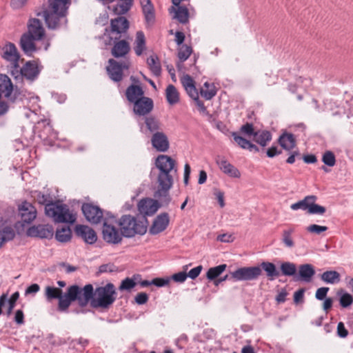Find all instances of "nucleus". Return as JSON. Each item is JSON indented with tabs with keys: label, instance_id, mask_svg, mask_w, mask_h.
Wrapping results in <instances>:
<instances>
[{
	"label": "nucleus",
	"instance_id": "obj_33",
	"mask_svg": "<svg viewBox=\"0 0 353 353\" xmlns=\"http://www.w3.org/2000/svg\"><path fill=\"white\" fill-rule=\"evenodd\" d=\"M259 267L265 272L266 276L270 281H272L280 276L279 271L276 269V265L273 263L263 261L261 263Z\"/></svg>",
	"mask_w": 353,
	"mask_h": 353
},
{
	"label": "nucleus",
	"instance_id": "obj_48",
	"mask_svg": "<svg viewBox=\"0 0 353 353\" xmlns=\"http://www.w3.org/2000/svg\"><path fill=\"white\" fill-rule=\"evenodd\" d=\"M296 270V265L292 263L284 262L281 265V271L285 276H293Z\"/></svg>",
	"mask_w": 353,
	"mask_h": 353
},
{
	"label": "nucleus",
	"instance_id": "obj_24",
	"mask_svg": "<svg viewBox=\"0 0 353 353\" xmlns=\"http://www.w3.org/2000/svg\"><path fill=\"white\" fill-rule=\"evenodd\" d=\"M142 11L147 27H151L155 22V14L153 5L150 0H140Z\"/></svg>",
	"mask_w": 353,
	"mask_h": 353
},
{
	"label": "nucleus",
	"instance_id": "obj_40",
	"mask_svg": "<svg viewBox=\"0 0 353 353\" xmlns=\"http://www.w3.org/2000/svg\"><path fill=\"white\" fill-rule=\"evenodd\" d=\"M15 236L14 230L10 227H5L0 230V248L8 241L12 240Z\"/></svg>",
	"mask_w": 353,
	"mask_h": 353
},
{
	"label": "nucleus",
	"instance_id": "obj_20",
	"mask_svg": "<svg viewBox=\"0 0 353 353\" xmlns=\"http://www.w3.org/2000/svg\"><path fill=\"white\" fill-rule=\"evenodd\" d=\"M27 234L30 236L51 239L54 234V229L48 224L34 225L28 230Z\"/></svg>",
	"mask_w": 353,
	"mask_h": 353
},
{
	"label": "nucleus",
	"instance_id": "obj_54",
	"mask_svg": "<svg viewBox=\"0 0 353 353\" xmlns=\"http://www.w3.org/2000/svg\"><path fill=\"white\" fill-rule=\"evenodd\" d=\"M240 132L247 136H254L256 131L254 130V125L251 123H246L240 128Z\"/></svg>",
	"mask_w": 353,
	"mask_h": 353
},
{
	"label": "nucleus",
	"instance_id": "obj_6",
	"mask_svg": "<svg viewBox=\"0 0 353 353\" xmlns=\"http://www.w3.org/2000/svg\"><path fill=\"white\" fill-rule=\"evenodd\" d=\"M121 234L125 238H132L137 235L142 236L147 232L148 220L139 219L130 214H123L117 221Z\"/></svg>",
	"mask_w": 353,
	"mask_h": 353
},
{
	"label": "nucleus",
	"instance_id": "obj_38",
	"mask_svg": "<svg viewBox=\"0 0 353 353\" xmlns=\"http://www.w3.org/2000/svg\"><path fill=\"white\" fill-rule=\"evenodd\" d=\"M72 238V231L68 226L57 228L55 233V239L61 243H65L70 241Z\"/></svg>",
	"mask_w": 353,
	"mask_h": 353
},
{
	"label": "nucleus",
	"instance_id": "obj_17",
	"mask_svg": "<svg viewBox=\"0 0 353 353\" xmlns=\"http://www.w3.org/2000/svg\"><path fill=\"white\" fill-rule=\"evenodd\" d=\"M133 112L138 116H146L150 114L154 108L153 100L148 97H143L136 100L133 103Z\"/></svg>",
	"mask_w": 353,
	"mask_h": 353
},
{
	"label": "nucleus",
	"instance_id": "obj_64",
	"mask_svg": "<svg viewBox=\"0 0 353 353\" xmlns=\"http://www.w3.org/2000/svg\"><path fill=\"white\" fill-rule=\"evenodd\" d=\"M14 321L18 325H22L24 323V314L21 310H17L16 311Z\"/></svg>",
	"mask_w": 353,
	"mask_h": 353
},
{
	"label": "nucleus",
	"instance_id": "obj_23",
	"mask_svg": "<svg viewBox=\"0 0 353 353\" xmlns=\"http://www.w3.org/2000/svg\"><path fill=\"white\" fill-rule=\"evenodd\" d=\"M75 233L78 236L83 239L84 241L88 244H93L97 240L95 231L87 225H77L75 228Z\"/></svg>",
	"mask_w": 353,
	"mask_h": 353
},
{
	"label": "nucleus",
	"instance_id": "obj_22",
	"mask_svg": "<svg viewBox=\"0 0 353 353\" xmlns=\"http://www.w3.org/2000/svg\"><path fill=\"white\" fill-rule=\"evenodd\" d=\"M152 147L158 152H165L170 147V143L167 135L163 132L155 133L151 137Z\"/></svg>",
	"mask_w": 353,
	"mask_h": 353
},
{
	"label": "nucleus",
	"instance_id": "obj_5",
	"mask_svg": "<svg viewBox=\"0 0 353 353\" xmlns=\"http://www.w3.org/2000/svg\"><path fill=\"white\" fill-rule=\"evenodd\" d=\"M86 287L90 288V294L86 302L81 304L79 301V305L82 308L87 306L89 303L94 308H108L117 299L116 289L112 283L97 287L94 290L92 284H87L81 289H85Z\"/></svg>",
	"mask_w": 353,
	"mask_h": 353
},
{
	"label": "nucleus",
	"instance_id": "obj_56",
	"mask_svg": "<svg viewBox=\"0 0 353 353\" xmlns=\"http://www.w3.org/2000/svg\"><path fill=\"white\" fill-rule=\"evenodd\" d=\"M117 270V267L112 263L103 264L99 267L97 274L113 272Z\"/></svg>",
	"mask_w": 353,
	"mask_h": 353
},
{
	"label": "nucleus",
	"instance_id": "obj_35",
	"mask_svg": "<svg viewBox=\"0 0 353 353\" xmlns=\"http://www.w3.org/2000/svg\"><path fill=\"white\" fill-rule=\"evenodd\" d=\"M165 97L168 103L175 105L179 101V92L172 84H169L165 89Z\"/></svg>",
	"mask_w": 353,
	"mask_h": 353
},
{
	"label": "nucleus",
	"instance_id": "obj_4",
	"mask_svg": "<svg viewBox=\"0 0 353 353\" xmlns=\"http://www.w3.org/2000/svg\"><path fill=\"white\" fill-rule=\"evenodd\" d=\"M70 4L71 0H48V3L43 6L41 15L48 29L56 30L67 26Z\"/></svg>",
	"mask_w": 353,
	"mask_h": 353
},
{
	"label": "nucleus",
	"instance_id": "obj_8",
	"mask_svg": "<svg viewBox=\"0 0 353 353\" xmlns=\"http://www.w3.org/2000/svg\"><path fill=\"white\" fill-rule=\"evenodd\" d=\"M43 66L39 65L35 60L28 61L22 67L14 68L10 72L11 75L15 80H26L32 83L38 79Z\"/></svg>",
	"mask_w": 353,
	"mask_h": 353
},
{
	"label": "nucleus",
	"instance_id": "obj_51",
	"mask_svg": "<svg viewBox=\"0 0 353 353\" xmlns=\"http://www.w3.org/2000/svg\"><path fill=\"white\" fill-rule=\"evenodd\" d=\"M353 303V296L347 293H343L339 299V303L342 307H348Z\"/></svg>",
	"mask_w": 353,
	"mask_h": 353
},
{
	"label": "nucleus",
	"instance_id": "obj_13",
	"mask_svg": "<svg viewBox=\"0 0 353 353\" xmlns=\"http://www.w3.org/2000/svg\"><path fill=\"white\" fill-rule=\"evenodd\" d=\"M262 274L259 266L243 267L231 272V277L235 281L256 280Z\"/></svg>",
	"mask_w": 353,
	"mask_h": 353
},
{
	"label": "nucleus",
	"instance_id": "obj_34",
	"mask_svg": "<svg viewBox=\"0 0 353 353\" xmlns=\"http://www.w3.org/2000/svg\"><path fill=\"white\" fill-rule=\"evenodd\" d=\"M299 274L303 281L310 282L315 274V270L311 264H303L299 266Z\"/></svg>",
	"mask_w": 353,
	"mask_h": 353
},
{
	"label": "nucleus",
	"instance_id": "obj_36",
	"mask_svg": "<svg viewBox=\"0 0 353 353\" xmlns=\"http://www.w3.org/2000/svg\"><path fill=\"white\" fill-rule=\"evenodd\" d=\"M321 279L327 284H336L340 281L341 275L335 270H327L320 276Z\"/></svg>",
	"mask_w": 353,
	"mask_h": 353
},
{
	"label": "nucleus",
	"instance_id": "obj_12",
	"mask_svg": "<svg viewBox=\"0 0 353 353\" xmlns=\"http://www.w3.org/2000/svg\"><path fill=\"white\" fill-rule=\"evenodd\" d=\"M25 33L38 39L43 45V50H48L50 46V40L46 37L45 29L39 19H30L28 25V31Z\"/></svg>",
	"mask_w": 353,
	"mask_h": 353
},
{
	"label": "nucleus",
	"instance_id": "obj_10",
	"mask_svg": "<svg viewBox=\"0 0 353 353\" xmlns=\"http://www.w3.org/2000/svg\"><path fill=\"white\" fill-rule=\"evenodd\" d=\"M129 28V21L125 17L119 16L110 20V26L105 29L104 34L110 36V41L118 40L127 33Z\"/></svg>",
	"mask_w": 353,
	"mask_h": 353
},
{
	"label": "nucleus",
	"instance_id": "obj_47",
	"mask_svg": "<svg viewBox=\"0 0 353 353\" xmlns=\"http://www.w3.org/2000/svg\"><path fill=\"white\" fill-rule=\"evenodd\" d=\"M294 231L295 230L294 228H290L283 231L282 241L288 248H292L294 246V243L292 238V234L294 232Z\"/></svg>",
	"mask_w": 353,
	"mask_h": 353
},
{
	"label": "nucleus",
	"instance_id": "obj_42",
	"mask_svg": "<svg viewBox=\"0 0 353 353\" xmlns=\"http://www.w3.org/2000/svg\"><path fill=\"white\" fill-rule=\"evenodd\" d=\"M177 7L178 8L175 10L174 18L182 24L187 23L189 21V11L188 8L185 6H181L180 4Z\"/></svg>",
	"mask_w": 353,
	"mask_h": 353
},
{
	"label": "nucleus",
	"instance_id": "obj_21",
	"mask_svg": "<svg viewBox=\"0 0 353 353\" xmlns=\"http://www.w3.org/2000/svg\"><path fill=\"white\" fill-rule=\"evenodd\" d=\"M130 51V43L125 39L115 40L111 49V54L116 59H128L126 55Z\"/></svg>",
	"mask_w": 353,
	"mask_h": 353
},
{
	"label": "nucleus",
	"instance_id": "obj_43",
	"mask_svg": "<svg viewBox=\"0 0 353 353\" xmlns=\"http://www.w3.org/2000/svg\"><path fill=\"white\" fill-rule=\"evenodd\" d=\"M192 48L186 44L181 45L178 48L177 57L181 63H183L192 54Z\"/></svg>",
	"mask_w": 353,
	"mask_h": 353
},
{
	"label": "nucleus",
	"instance_id": "obj_7",
	"mask_svg": "<svg viewBox=\"0 0 353 353\" xmlns=\"http://www.w3.org/2000/svg\"><path fill=\"white\" fill-rule=\"evenodd\" d=\"M0 93L3 94L6 98L15 102L20 101L23 105H28L31 100H37L32 93L26 90H14L13 84L8 75L0 74Z\"/></svg>",
	"mask_w": 353,
	"mask_h": 353
},
{
	"label": "nucleus",
	"instance_id": "obj_49",
	"mask_svg": "<svg viewBox=\"0 0 353 353\" xmlns=\"http://www.w3.org/2000/svg\"><path fill=\"white\" fill-rule=\"evenodd\" d=\"M322 161L327 166H334L336 163V157L334 154L329 150L325 152L322 157Z\"/></svg>",
	"mask_w": 353,
	"mask_h": 353
},
{
	"label": "nucleus",
	"instance_id": "obj_28",
	"mask_svg": "<svg viewBox=\"0 0 353 353\" xmlns=\"http://www.w3.org/2000/svg\"><path fill=\"white\" fill-rule=\"evenodd\" d=\"M217 164L220 170L230 176L234 178H239L241 176L239 170L227 160L221 159L218 161Z\"/></svg>",
	"mask_w": 353,
	"mask_h": 353
},
{
	"label": "nucleus",
	"instance_id": "obj_9",
	"mask_svg": "<svg viewBox=\"0 0 353 353\" xmlns=\"http://www.w3.org/2000/svg\"><path fill=\"white\" fill-rule=\"evenodd\" d=\"M21 57V54L14 43L6 41L0 46V57L5 63H8L10 72L12 69L19 67Z\"/></svg>",
	"mask_w": 353,
	"mask_h": 353
},
{
	"label": "nucleus",
	"instance_id": "obj_26",
	"mask_svg": "<svg viewBox=\"0 0 353 353\" xmlns=\"http://www.w3.org/2000/svg\"><path fill=\"white\" fill-rule=\"evenodd\" d=\"M125 95L128 102L133 103L144 97V90L141 85L131 84L126 88Z\"/></svg>",
	"mask_w": 353,
	"mask_h": 353
},
{
	"label": "nucleus",
	"instance_id": "obj_14",
	"mask_svg": "<svg viewBox=\"0 0 353 353\" xmlns=\"http://www.w3.org/2000/svg\"><path fill=\"white\" fill-rule=\"evenodd\" d=\"M102 235L105 242L112 244L121 243L123 236L120 229L117 228L106 218L103 220Z\"/></svg>",
	"mask_w": 353,
	"mask_h": 353
},
{
	"label": "nucleus",
	"instance_id": "obj_30",
	"mask_svg": "<svg viewBox=\"0 0 353 353\" xmlns=\"http://www.w3.org/2000/svg\"><path fill=\"white\" fill-rule=\"evenodd\" d=\"M280 145L287 151L292 150L296 146V140L293 134L284 133L279 139Z\"/></svg>",
	"mask_w": 353,
	"mask_h": 353
},
{
	"label": "nucleus",
	"instance_id": "obj_61",
	"mask_svg": "<svg viewBox=\"0 0 353 353\" xmlns=\"http://www.w3.org/2000/svg\"><path fill=\"white\" fill-rule=\"evenodd\" d=\"M148 295L145 292L138 293L134 298L135 302L139 305L146 303L148 301Z\"/></svg>",
	"mask_w": 353,
	"mask_h": 353
},
{
	"label": "nucleus",
	"instance_id": "obj_59",
	"mask_svg": "<svg viewBox=\"0 0 353 353\" xmlns=\"http://www.w3.org/2000/svg\"><path fill=\"white\" fill-rule=\"evenodd\" d=\"M329 288L327 287H321L319 289H317L315 297L317 300L322 301L326 299L327 294L329 291Z\"/></svg>",
	"mask_w": 353,
	"mask_h": 353
},
{
	"label": "nucleus",
	"instance_id": "obj_63",
	"mask_svg": "<svg viewBox=\"0 0 353 353\" xmlns=\"http://www.w3.org/2000/svg\"><path fill=\"white\" fill-rule=\"evenodd\" d=\"M1 97L0 93V116H3L8 112L10 107L8 102L3 100Z\"/></svg>",
	"mask_w": 353,
	"mask_h": 353
},
{
	"label": "nucleus",
	"instance_id": "obj_60",
	"mask_svg": "<svg viewBox=\"0 0 353 353\" xmlns=\"http://www.w3.org/2000/svg\"><path fill=\"white\" fill-rule=\"evenodd\" d=\"M188 277V274L185 272H179L174 274L171 279L176 283H183Z\"/></svg>",
	"mask_w": 353,
	"mask_h": 353
},
{
	"label": "nucleus",
	"instance_id": "obj_16",
	"mask_svg": "<svg viewBox=\"0 0 353 353\" xmlns=\"http://www.w3.org/2000/svg\"><path fill=\"white\" fill-rule=\"evenodd\" d=\"M36 41L38 39L23 33L19 40V46L23 53L28 57H32L33 54L37 51L43 50V45H37Z\"/></svg>",
	"mask_w": 353,
	"mask_h": 353
},
{
	"label": "nucleus",
	"instance_id": "obj_19",
	"mask_svg": "<svg viewBox=\"0 0 353 353\" xmlns=\"http://www.w3.org/2000/svg\"><path fill=\"white\" fill-rule=\"evenodd\" d=\"M170 217L168 212H162L154 219L149 232L152 235L158 234L163 232L168 226Z\"/></svg>",
	"mask_w": 353,
	"mask_h": 353
},
{
	"label": "nucleus",
	"instance_id": "obj_45",
	"mask_svg": "<svg viewBox=\"0 0 353 353\" xmlns=\"http://www.w3.org/2000/svg\"><path fill=\"white\" fill-rule=\"evenodd\" d=\"M147 63L150 70L155 76L159 77L161 75V67L157 57L150 56L148 59Z\"/></svg>",
	"mask_w": 353,
	"mask_h": 353
},
{
	"label": "nucleus",
	"instance_id": "obj_15",
	"mask_svg": "<svg viewBox=\"0 0 353 353\" xmlns=\"http://www.w3.org/2000/svg\"><path fill=\"white\" fill-rule=\"evenodd\" d=\"M81 210L86 220L92 224L100 223L104 220L103 210L92 203H83Z\"/></svg>",
	"mask_w": 353,
	"mask_h": 353
},
{
	"label": "nucleus",
	"instance_id": "obj_32",
	"mask_svg": "<svg viewBox=\"0 0 353 353\" xmlns=\"http://www.w3.org/2000/svg\"><path fill=\"white\" fill-rule=\"evenodd\" d=\"M272 134L268 130H258L253 137V141L265 148L268 145V143L272 140Z\"/></svg>",
	"mask_w": 353,
	"mask_h": 353
},
{
	"label": "nucleus",
	"instance_id": "obj_1",
	"mask_svg": "<svg viewBox=\"0 0 353 353\" xmlns=\"http://www.w3.org/2000/svg\"><path fill=\"white\" fill-rule=\"evenodd\" d=\"M156 167L159 170L157 176V190L154 192V200L150 198L141 199L138 204V210L141 214L152 216L161 206H167L171 201L170 190L174 184V176L176 173V162L170 157L165 154L158 156L156 159Z\"/></svg>",
	"mask_w": 353,
	"mask_h": 353
},
{
	"label": "nucleus",
	"instance_id": "obj_18",
	"mask_svg": "<svg viewBox=\"0 0 353 353\" xmlns=\"http://www.w3.org/2000/svg\"><path fill=\"white\" fill-rule=\"evenodd\" d=\"M19 214L21 221L25 223H30L37 217V212L35 207L30 203L23 201L19 206Z\"/></svg>",
	"mask_w": 353,
	"mask_h": 353
},
{
	"label": "nucleus",
	"instance_id": "obj_50",
	"mask_svg": "<svg viewBox=\"0 0 353 353\" xmlns=\"http://www.w3.org/2000/svg\"><path fill=\"white\" fill-rule=\"evenodd\" d=\"M315 202L310 201L307 213L310 214H323L326 211L325 208L315 203Z\"/></svg>",
	"mask_w": 353,
	"mask_h": 353
},
{
	"label": "nucleus",
	"instance_id": "obj_55",
	"mask_svg": "<svg viewBox=\"0 0 353 353\" xmlns=\"http://www.w3.org/2000/svg\"><path fill=\"white\" fill-rule=\"evenodd\" d=\"M307 231L312 234H320L328 230L327 226L319 225L316 224H312L307 227Z\"/></svg>",
	"mask_w": 353,
	"mask_h": 353
},
{
	"label": "nucleus",
	"instance_id": "obj_44",
	"mask_svg": "<svg viewBox=\"0 0 353 353\" xmlns=\"http://www.w3.org/2000/svg\"><path fill=\"white\" fill-rule=\"evenodd\" d=\"M226 268V264H221L216 267L210 268L206 273V277L210 281L214 280L225 270Z\"/></svg>",
	"mask_w": 353,
	"mask_h": 353
},
{
	"label": "nucleus",
	"instance_id": "obj_39",
	"mask_svg": "<svg viewBox=\"0 0 353 353\" xmlns=\"http://www.w3.org/2000/svg\"><path fill=\"white\" fill-rule=\"evenodd\" d=\"M122 2L114 6L113 11L116 14L122 15L127 13L131 8L133 0H121Z\"/></svg>",
	"mask_w": 353,
	"mask_h": 353
},
{
	"label": "nucleus",
	"instance_id": "obj_53",
	"mask_svg": "<svg viewBox=\"0 0 353 353\" xmlns=\"http://www.w3.org/2000/svg\"><path fill=\"white\" fill-rule=\"evenodd\" d=\"M136 282L132 279L127 277L121 281L119 289L121 291L130 290L134 288Z\"/></svg>",
	"mask_w": 353,
	"mask_h": 353
},
{
	"label": "nucleus",
	"instance_id": "obj_2",
	"mask_svg": "<svg viewBox=\"0 0 353 353\" xmlns=\"http://www.w3.org/2000/svg\"><path fill=\"white\" fill-rule=\"evenodd\" d=\"M34 197L39 204L45 205L46 215L55 223L72 224L76 221V214L70 212L66 204L59 201H54L50 193L35 191Z\"/></svg>",
	"mask_w": 353,
	"mask_h": 353
},
{
	"label": "nucleus",
	"instance_id": "obj_3",
	"mask_svg": "<svg viewBox=\"0 0 353 353\" xmlns=\"http://www.w3.org/2000/svg\"><path fill=\"white\" fill-rule=\"evenodd\" d=\"M90 288L86 287L85 289H81L77 285H72L68 288L67 292L63 295L61 289L47 286L46 288L45 296L48 301L53 299H58V310L60 312L68 311L71 303L74 301H81V304L86 302L88 296L90 294Z\"/></svg>",
	"mask_w": 353,
	"mask_h": 353
},
{
	"label": "nucleus",
	"instance_id": "obj_57",
	"mask_svg": "<svg viewBox=\"0 0 353 353\" xmlns=\"http://www.w3.org/2000/svg\"><path fill=\"white\" fill-rule=\"evenodd\" d=\"M170 278H155L152 280V283L154 285L161 288L168 285L170 283Z\"/></svg>",
	"mask_w": 353,
	"mask_h": 353
},
{
	"label": "nucleus",
	"instance_id": "obj_29",
	"mask_svg": "<svg viewBox=\"0 0 353 353\" xmlns=\"http://www.w3.org/2000/svg\"><path fill=\"white\" fill-rule=\"evenodd\" d=\"M146 50V39L143 31H137L134 43V50L137 56H141Z\"/></svg>",
	"mask_w": 353,
	"mask_h": 353
},
{
	"label": "nucleus",
	"instance_id": "obj_37",
	"mask_svg": "<svg viewBox=\"0 0 353 353\" xmlns=\"http://www.w3.org/2000/svg\"><path fill=\"white\" fill-rule=\"evenodd\" d=\"M316 199L317 197L314 195L306 196L303 200L292 204L290 208L293 210L301 209L308 212L310 201H316Z\"/></svg>",
	"mask_w": 353,
	"mask_h": 353
},
{
	"label": "nucleus",
	"instance_id": "obj_62",
	"mask_svg": "<svg viewBox=\"0 0 353 353\" xmlns=\"http://www.w3.org/2000/svg\"><path fill=\"white\" fill-rule=\"evenodd\" d=\"M201 270H202L201 265L196 266L190 270V272L187 274L188 277H190L192 279H194L199 276Z\"/></svg>",
	"mask_w": 353,
	"mask_h": 353
},
{
	"label": "nucleus",
	"instance_id": "obj_52",
	"mask_svg": "<svg viewBox=\"0 0 353 353\" xmlns=\"http://www.w3.org/2000/svg\"><path fill=\"white\" fill-rule=\"evenodd\" d=\"M19 292H15L14 293H13L11 295L10 299L8 300V307L7 312H6L8 316H10L12 314V312L13 309L14 308V307L16 305V303H17V300L19 299Z\"/></svg>",
	"mask_w": 353,
	"mask_h": 353
},
{
	"label": "nucleus",
	"instance_id": "obj_58",
	"mask_svg": "<svg viewBox=\"0 0 353 353\" xmlns=\"http://www.w3.org/2000/svg\"><path fill=\"white\" fill-rule=\"evenodd\" d=\"M337 336L340 338H346L348 336L349 332L345 328L343 322H339L337 325L336 329Z\"/></svg>",
	"mask_w": 353,
	"mask_h": 353
},
{
	"label": "nucleus",
	"instance_id": "obj_31",
	"mask_svg": "<svg viewBox=\"0 0 353 353\" xmlns=\"http://www.w3.org/2000/svg\"><path fill=\"white\" fill-rule=\"evenodd\" d=\"M181 83L190 97H197L198 91L196 88L194 81L189 74H185L183 77Z\"/></svg>",
	"mask_w": 353,
	"mask_h": 353
},
{
	"label": "nucleus",
	"instance_id": "obj_25",
	"mask_svg": "<svg viewBox=\"0 0 353 353\" xmlns=\"http://www.w3.org/2000/svg\"><path fill=\"white\" fill-rule=\"evenodd\" d=\"M145 134L146 135H153L155 133H159L162 130V125L160 121L154 116H149L145 118Z\"/></svg>",
	"mask_w": 353,
	"mask_h": 353
},
{
	"label": "nucleus",
	"instance_id": "obj_41",
	"mask_svg": "<svg viewBox=\"0 0 353 353\" xmlns=\"http://www.w3.org/2000/svg\"><path fill=\"white\" fill-rule=\"evenodd\" d=\"M200 92L205 100H210L216 94V90L213 83L205 82Z\"/></svg>",
	"mask_w": 353,
	"mask_h": 353
},
{
	"label": "nucleus",
	"instance_id": "obj_27",
	"mask_svg": "<svg viewBox=\"0 0 353 353\" xmlns=\"http://www.w3.org/2000/svg\"><path fill=\"white\" fill-rule=\"evenodd\" d=\"M232 137L236 144L242 149L248 150L250 152H259L260 151L258 146L252 143L250 141L239 135L236 132H232Z\"/></svg>",
	"mask_w": 353,
	"mask_h": 353
},
{
	"label": "nucleus",
	"instance_id": "obj_11",
	"mask_svg": "<svg viewBox=\"0 0 353 353\" xmlns=\"http://www.w3.org/2000/svg\"><path fill=\"white\" fill-rule=\"evenodd\" d=\"M130 65L129 59H123L121 61L110 59L106 67L107 73L112 81L119 83L123 79L124 72L129 70Z\"/></svg>",
	"mask_w": 353,
	"mask_h": 353
},
{
	"label": "nucleus",
	"instance_id": "obj_46",
	"mask_svg": "<svg viewBox=\"0 0 353 353\" xmlns=\"http://www.w3.org/2000/svg\"><path fill=\"white\" fill-rule=\"evenodd\" d=\"M90 341L87 339L80 337L78 339H73L70 343V346L75 348L79 352H83L88 346Z\"/></svg>",
	"mask_w": 353,
	"mask_h": 353
}]
</instances>
